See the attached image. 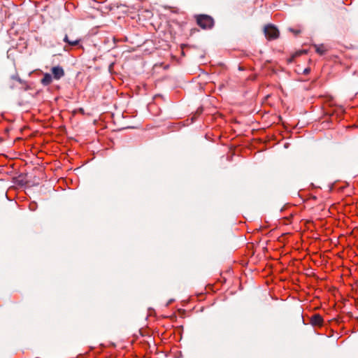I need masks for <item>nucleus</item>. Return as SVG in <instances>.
<instances>
[{
    "label": "nucleus",
    "mask_w": 358,
    "mask_h": 358,
    "mask_svg": "<svg viewBox=\"0 0 358 358\" xmlns=\"http://www.w3.org/2000/svg\"><path fill=\"white\" fill-rule=\"evenodd\" d=\"M197 24L203 29H209L213 26V19L206 15H201L196 18Z\"/></svg>",
    "instance_id": "f257e3e1"
},
{
    "label": "nucleus",
    "mask_w": 358,
    "mask_h": 358,
    "mask_svg": "<svg viewBox=\"0 0 358 358\" xmlns=\"http://www.w3.org/2000/svg\"><path fill=\"white\" fill-rule=\"evenodd\" d=\"M264 31L266 37L268 40H274L278 38L279 36L278 29L273 24L266 25Z\"/></svg>",
    "instance_id": "f03ea898"
},
{
    "label": "nucleus",
    "mask_w": 358,
    "mask_h": 358,
    "mask_svg": "<svg viewBox=\"0 0 358 358\" xmlns=\"http://www.w3.org/2000/svg\"><path fill=\"white\" fill-rule=\"evenodd\" d=\"M52 76L54 80H58L64 76V70L60 66H55L51 69Z\"/></svg>",
    "instance_id": "7ed1b4c3"
},
{
    "label": "nucleus",
    "mask_w": 358,
    "mask_h": 358,
    "mask_svg": "<svg viewBox=\"0 0 358 358\" xmlns=\"http://www.w3.org/2000/svg\"><path fill=\"white\" fill-rule=\"evenodd\" d=\"M310 323L314 327H322L324 320L320 314H315L310 317Z\"/></svg>",
    "instance_id": "20e7f679"
},
{
    "label": "nucleus",
    "mask_w": 358,
    "mask_h": 358,
    "mask_svg": "<svg viewBox=\"0 0 358 358\" xmlns=\"http://www.w3.org/2000/svg\"><path fill=\"white\" fill-rule=\"evenodd\" d=\"M53 77L51 74L45 73L43 74V77L41 80V83L44 86H48L52 83Z\"/></svg>",
    "instance_id": "39448f33"
},
{
    "label": "nucleus",
    "mask_w": 358,
    "mask_h": 358,
    "mask_svg": "<svg viewBox=\"0 0 358 358\" xmlns=\"http://www.w3.org/2000/svg\"><path fill=\"white\" fill-rule=\"evenodd\" d=\"M315 52L320 55H324L328 49L324 44L314 45Z\"/></svg>",
    "instance_id": "423d86ee"
},
{
    "label": "nucleus",
    "mask_w": 358,
    "mask_h": 358,
    "mask_svg": "<svg viewBox=\"0 0 358 358\" xmlns=\"http://www.w3.org/2000/svg\"><path fill=\"white\" fill-rule=\"evenodd\" d=\"M64 41L69 44L70 45L74 46L79 43V40H75V41H71L69 39V37L67 35L65 36L64 38Z\"/></svg>",
    "instance_id": "0eeeda50"
},
{
    "label": "nucleus",
    "mask_w": 358,
    "mask_h": 358,
    "mask_svg": "<svg viewBox=\"0 0 358 358\" xmlns=\"http://www.w3.org/2000/svg\"><path fill=\"white\" fill-rule=\"evenodd\" d=\"M289 31L293 33L294 35H297L301 32V28H296V29L295 28H289Z\"/></svg>",
    "instance_id": "6e6552de"
},
{
    "label": "nucleus",
    "mask_w": 358,
    "mask_h": 358,
    "mask_svg": "<svg viewBox=\"0 0 358 358\" xmlns=\"http://www.w3.org/2000/svg\"><path fill=\"white\" fill-rule=\"evenodd\" d=\"M310 68H306L304 69L303 71V73L305 74V75H307L310 73Z\"/></svg>",
    "instance_id": "1a4fd4ad"
}]
</instances>
